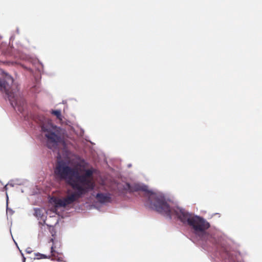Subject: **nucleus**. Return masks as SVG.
<instances>
[{
	"label": "nucleus",
	"instance_id": "1a4fd4ad",
	"mask_svg": "<svg viewBox=\"0 0 262 262\" xmlns=\"http://www.w3.org/2000/svg\"><path fill=\"white\" fill-rule=\"evenodd\" d=\"M7 212H9L11 214H12L13 213V211L11 209L8 208V207L7 208Z\"/></svg>",
	"mask_w": 262,
	"mask_h": 262
},
{
	"label": "nucleus",
	"instance_id": "ddd939ff",
	"mask_svg": "<svg viewBox=\"0 0 262 262\" xmlns=\"http://www.w3.org/2000/svg\"><path fill=\"white\" fill-rule=\"evenodd\" d=\"M7 186H8V185L7 184V185H6L5 186V187H4V189H5V190H6V191H7V189H8V188H7Z\"/></svg>",
	"mask_w": 262,
	"mask_h": 262
},
{
	"label": "nucleus",
	"instance_id": "f3484780",
	"mask_svg": "<svg viewBox=\"0 0 262 262\" xmlns=\"http://www.w3.org/2000/svg\"><path fill=\"white\" fill-rule=\"evenodd\" d=\"M16 32L17 33H19V30L18 28L16 29Z\"/></svg>",
	"mask_w": 262,
	"mask_h": 262
},
{
	"label": "nucleus",
	"instance_id": "f03ea898",
	"mask_svg": "<svg viewBox=\"0 0 262 262\" xmlns=\"http://www.w3.org/2000/svg\"><path fill=\"white\" fill-rule=\"evenodd\" d=\"M89 167V163L80 157L77 158L73 166H70L68 161L63 160L57 161L54 169L56 178L64 181L75 191L63 199L52 198L51 201L55 207H65L93 190V176L95 170Z\"/></svg>",
	"mask_w": 262,
	"mask_h": 262
},
{
	"label": "nucleus",
	"instance_id": "dca6fc26",
	"mask_svg": "<svg viewBox=\"0 0 262 262\" xmlns=\"http://www.w3.org/2000/svg\"><path fill=\"white\" fill-rule=\"evenodd\" d=\"M6 196H7V201L8 202V194L6 192Z\"/></svg>",
	"mask_w": 262,
	"mask_h": 262
},
{
	"label": "nucleus",
	"instance_id": "20e7f679",
	"mask_svg": "<svg viewBox=\"0 0 262 262\" xmlns=\"http://www.w3.org/2000/svg\"><path fill=\"white\" fill-rule=\"evenodd\" d=\"M0 91L7 95L11 106L18 111L21 112L24 110L25 100L23 95L19 91L17 83H14L13 78L6 73L3 79H0Z\"/></svg>",
	"mask_w": 262,
	"mask_h": 262
},
{
	"label": "nucleus",
	"instance_id": "39448f33",
	"mask_svg": "<svg viewBox=\"0 0 262 262\" xmlns=\"http://www.w3.org/2000/svg\"><path fill=\"white\" fill-rule=\"evenodd\" d=\"M96 199L98 202L102 204L110 203L112 201V195L108 192L97 193L96 195Z\"/></svg>",
	"mask_w": 262,
	"mask_h": 262
},
{
	"label": "nucleus",
	"instance_id": "f8f14e48",
	"mask_svg": "<svg viewBox=\"0 0 262 262\" xmlns=\"http://www.w3.org/2000/svg\"><path fill=\"white\" fill-rule=\"evenodd\" d=\"M54 248H53V246H52L51 248V252L52 253L54 252Z\"/></svg>",
	"mask_w": 262,
	"mask_h": 262
},
{
	"label": "nucleus",
	"instance_id": "9d476101",
	"mask_svg": "<svg viewBox=\"0 0 262 262\" xmlns=\"http://www.w3.org/2000/svg\"><path fill=\"white\" fill-rule=\"evenodd\" d=\"M26 251L28 253H31L32 252L31 249L30 248H28L26 249Z\"/></svg>",
	"mask_w": 262,
	"mask_h": 262
},
{
	"label": "nucleus",
	"instance_id": "2eb2a0df",
	"mask_svg": "<svg viewBox=\"0 0 262 262\" xmlns=\"http://www.w3.org/2000/svg\"><path fill=\"white\" fill-rule=\"evenodd\" d=\"M57 260L59 262H61L62 260L60 258H58Z\"/></svg>",
	"mask_w": 262,
	"mask_h": 262
},
{
	"label": "nucleus",
	"instance_id": "a211bd4d",
	"mask_svg": "<svg viewBox=\"0 0 262 262\" xmlns=\"http://www.w3.org/2000/svg\"><path fill=\"white\" fill-rule=\"evenodd\" d=\"M50 241H51V242H53V238H51V239H50Z\"/></svg>",
	"mask_w": 262,
	"mask_h": 262
},
{
	"label": "nucleus",
	"instance_id": "6ab92c4d",
	"mask_svg": "<svg viewBox=\"0 0 262 262\" xmlns=\"http://www.w3.org/2000/svg\"><path fill=\"white\" fill-rule=\"evenodd\" d=\"M128 166L129 167H130V166H131V165H130V164H129V165H128Z\"/></svg>",
	"mask_w": 262,
	"mask_h": 262
},
{
	"label": "nucleus",
	"instance_id": "6e6552de",
	"mask_svg": "<svg viewBox=\"0 0 262 262\" xmlns=\"http://www.w3.org/2000/svg\"><path fill=\"white\" fill-rule=\"evenodd\" d=\"M35 256L37 257L36 258L38 259L50 258V255L47 256L45 254H41L39 253H36Z\"/></svg>",
	"mask_w": 262,
	"mask_h": 262
},
{
	"label": "nucleus",
	"instance_id": "4468645a",
	"mask_svg": "<svg viewBox=\"0 0 262 262\" xmlns=\"http://www.w3.org/2000/svg\"><path fill=\"white\" fill-rule=\"evenodd\" d=\"M22 254V256H23V262H25L26 258L24 256L23 254Z\"/></svg>",
	"mask_w": 262,
	"mask_h": 262
},
{
	"label": "nucleus",
	"instance_id": "9b49d317",
	"mask_svg": "<svg viewBox=\"0 0 262 262\" xmlns=\"http://www.w3.org/2000/svg\"><path fill=\"white\" fill-rule=\"evenodd\" d=\"M7 185H10L11 187H13V186H14V184H13V183H11V182H9V183L7 184Z\"/></svg>",
	"mask_w": 262,
	"mask_h": 262
},
{
	"label": "nucleus",
	"instance_id": "f257e3e1",
	"mask_svg": "<svg viewBox=\"0 0 262 262\" xmlns=\"http://www.w3.org/2000/svg\"><path fill=\"white\" fill-rule=\"evenodd\" d=\"M123 188L130 192L138 191L145 192L151 209L169 219L174 216L184 225L189 226L192 233L199 240H213L211 231L208 230L210 224L206 219L177 206L166 198L163 192L156 189L149 190L147 185L139 182L126 183Z\"/></svg>",
	"mask_w": 262,
	"mask_h": 262
},
{
	"label": "nucleus",
	"instance_id": "0eeeda50",
	"mask_svg": "<svg viewBox=\"0 0 262 262\" xmlns=\"http://www.w3.org/2000/svg\"><path fill=\"white\" fill-rule=\"evenodd\" d=\"M51 114L55 115L57 117V118L59 119H61V113L60 110H52Z\"/></svg>",
	"mask_w": 262,
	"mask_h": 262
},
{
	"label": "nucleus",
	"instance_id": "7ed1b4c3",
	"mask_svg": "<svg viewBox=\"0 0 262 262\" xmlns=\"http://www.w3.org/2000/svg\"><path fill=\"white\" fill-rule=\"evenodd\" d=\"M36 121L39 124L42 135L46 138L47 146L52 150H55L58 149L59 145L61 144L66 156H70L71 152L68 147V142L66 139V130L54 125L42 116H38Z\"/></svg>",
	"mask_w": 262,
	"mask_h": 262
},
{
	"label": "nucleus",
	"instance_id": "423d86ee",
	"mask_svg": "<svg viewBox=\"0 0 262 262\" xmlns=\"http://www.w3.org/2000/svg\"><path fill=\"white\" fill-rule=\"evenodd\" d=\"M34 215L38 219H40L42 220L43 223H45V219L43 217V212L42 209L40 208H35Z\"/></svg>",
	"mask_w": 262,
	"mask_h": 262
}]
</instances>
